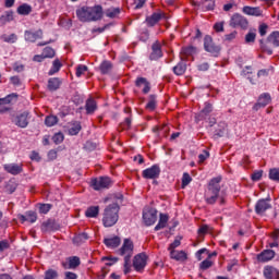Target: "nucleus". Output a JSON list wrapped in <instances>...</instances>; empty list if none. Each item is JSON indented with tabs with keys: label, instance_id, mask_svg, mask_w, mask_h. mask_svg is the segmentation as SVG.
<instances>
[{
	"label": "nucleus",
	"instance_id": "obj_15",
	"mask_svg": "<svg viewBox=\"0 0 279 279\" xmlns=\"http://www.w3.org/2000/svg\"><path fill=\"white\" fill-rule=\"evenodd\" d=\"M4 170L7 171V173H11V175H19V173H23V165H17V163L4 165Z\"/></svg>",
	"mask_w": 279,
	"mask_h": 279
},
{
	"label": "nucleus",
	"instance_id": "obj_38",
	"mask_svg": "<svg viewBox=\"0 0 279 279\" xmlns=\"http://www.w3.org/2000/svg\"><path fill=\"white\" fill-rule=\"evenodd\" d=\"M268 178L272 180V182H279V168H271Z\"/></svg>",
	"mask_w": 279,
	"mask_h": 279
},
{
	"label": "nucleus",
	"instance_id": "obj_52",
	"mask_svg": "<svg viewBox=\"0 0 279 279\" xmlns=\"http://www.w3.org/2000/svg\"><path fill=\"white\" fill-rule=\"evenodd\" d=\"M53 143H56V145H60V143H62L64 141V134L62 133H56L52 137Z\"/></svg>",
	"mask_w": 279,
	"mask_h": 279
},
{
	"label": "nucleus",
	"instance_id": "obj_42",
	"mask_svg": "<svg viewBox=\"0 0 279 279\" xmlns=\"http://www.w3.org/2000/svg\"><path fill=\"white\" fill-rule=\"evenodd\" d=\"M12 99H16V95L12 94L4 98H0V106H8L12 104Z\"/></svg>",
	"mask_w": 279,
	"mask_h": 279
},
{
	"label": "nucleus",
	"instance_id": "obj_8",
	"mask_svg": "<svg viewBox=\"0 0 279 279\" xmlns=\"http://www.w3.org/2000/svg\"><path fill=\"white\" fill-rule=\"evenodd\" d=\"M230 27H240L241 29H247V25L250 23L247 22V19L239 13H235L231 16Z\"/></svg>",
	"mask_w": 279,
	"mask_h": 279
},
{
	"label": "nucleus",
	"instance_id": "obj_25",
	"mask_svg": "<svg viewBox=\"0 0 279 279\" xmlns=\"http://www.w3.org/2000/svg\"><path fill=\"white\" fill-rule=\"evenodd\" d=\"M151 49L153 51L150 53V60H158V58H162V50L160 48V44L155 43Z\"/></svg>",
	"mask_w": 279,
	"mask_h": 279
},
{
	"label": "nucleus",
	"instance_id": "obj_21",
	"mask_svg": "<svg viewBox=\"0 0 279 279\" xmlns=\"http://www.w3.org/2000/svg\"><path fill=\"white\" fill-rule=\"evenodd\" d=\"M53 230H58L56 220L48 219L41 223V232H53Z\"/></svg>",
	"mask_w": 279,
	"mask_h": 279
},
{
	"label": "nucleus",
	"instance_id": "obj_53",
	"mask_svg": "<svg viewBox=\"0 0 279 279\" xmlns=\"http://www.w3.org/2000/svg\"><path fill=\"white\" fill-rule=\"evenodd\" d=\"M213 228L208 225H203L199 229H198V234H208V232H211Z\"/></svg>",
	"mask_w": 279,
	"mask_h": 279
},
{
	"label": "nucleus",
	"instance_id": "obj_43",
	"mask_svg": "<svg viewBox=\"0 0 279 279\" xmlns=\"http://www.w3.org/2000/svg\"><path fill=\"white\" fill-rule=\"evenodd\" d=\"M43 56L44 58H53L56 56V50H53V48L51 47H46L44 50H43Z\"/></svg>",
	"mask_w": 279,
	"mask_h": 279
},
{
	"label": "nucleus",
	"instance_id": "obj_58",
	"mask_svg": "<svg viewBox=\"0 0 279 279\" xmlns=\"http://www.w3.org/2000/svg\"><path fill=\"white\" fill-rule=\"evenodd\" d=\"M102 260H107L106 265L111 267V265H114L119 260L117 257H104Z\"/></svg>",
	"mask_w": 279,
	"mask_h": 279
},
{
	"label": "nucleus",
	"instance_id": "obj_62",
	"mask_svg": "<svg viewBox=\"0 0 279 279\" xmlns=\"http://www.w3.org/2000/svg\"><path fill=\"white\" fill-rule=\"evenodd\" d=\"M208 156H210V154H208V151L204 150L199 156V162H204V160H206L208 158Z\"/></svg>",
	"mask_w": 279,
	"mask_h": 279
},
{
	"label": "nucleus",
	"instance_id": "obj_24",
	"mask_svg": "<svg viewBox=\"0 0 279 279\" xmlns=\"http://www.w3.org/2000/svg\"><path fill=\"white\" fill-rule=\"evenodd\" d=\"M85 110L88 114H94L97 110V101L95 98H88L85 104Z\"/></svg>",
	"mask_w": 279,
	"mask_h": 279
},
{
	"label": "nucleus",
	"instance_id": "obj_59",
	"mask_svg": "<svg viewBox=\"0 0 279 279\" xmlns=\"http://www.w3.org/2000/svg\"><path fill=\"white\" fill-rule=\"evenodd\" d=\"M10 248V243L5 240L0 242V252H4V250H9Z\"/></svg>",
	"mask_w": 279,
	"mask_h": 279
},
{
	"label": "nucleus",
	"instance_id": "obj_61",
	"mask_svg": "<svg viewBox=\"0 0 279 279\" xmlns=\"http://www.w3.org/2000/svg\"><path fill=\"white\" fill-rule=\"evenodd\" d=\"M267 29H268L267 24L259 25V34H260V36H266Z\"/></svg>",
	"mask_w": 279,
	"mask_h": 279
},
{
	"label": "nucleus",
	"instance_id": "obj_36",
	"mask_svg": "<svg viewBox=\"0 0 279 279\" xmlns=\"http://www.w3.org/2000/svg\"><path fill=\"white\" fill-rule=\"evenodd\" d=\"M110 71H112V63L110 61H104L100 64V73H102V75L108 74Z\"/></svg>",
	"mask_w": 279,
	"mask_h": 279
},
{
	"label": "nucleus",
	"instance_id": "obj_50",
	"mask_svg": "<svg viewBox=\"0 0 279 279\" xmlns=\"http://www.w3.org/2000/svg\"><path fill=\"white\" fill-rule=\"evenodd\" d=\"M121 130H130L132 128V118H125L124 122L120 124Z\"/></svg>",
	"mask_w": 279,
	"mask_h": 279
},
{
	"label": "nucleus",
	"instance_id": "obj_46",
	"mask_svg": "<svg viewBox=\"0 0 279 279\" xmlns=\"http://www.w3.org/2000/svg\"><path fill=\"white\" fill-rule=\"evenodd\" d=\"M37 219H38V216L36 215V213L34 211L26 213V221H28L29 223H36Z\"/></svg>",
	"mask_w": 279,
	"mask_h": 279
},
{
	"label": "nucleus",
	"instance_id": "obj_3",
	"mask_svg": "<svg viewBox=\"0 0 279 279\" xmlns=\"http://www.w3.org/2000/svg\"><path fill=\"white\" fill-rule=\"evenodd\" d=\"M119 256L124 258V274L128 276L132 271V256H134V242L130 239H125L121 248L118 251Z\"/></svg>",
	"mask_w": 279,
	"mask_h": 279
},
{
	"label": "nucleus",
	"instance_id": "obj_2",
	"mask_svg": "<svg viewBox=\"0 0 279 279\" xmlns=\"http://www.w3.org/2000/svg\"><path fill=\"white\" fill-rule=\"evenodd\" d=\"M221 177H216L210 180L207 190L205 191V202L213 206L217 204V199H219L220 206L226 204V197L220 196L219 193L221 191Z\"/></svg>",
	"mask_w": 279,
	"mask_h": 279
},
{
	"label": "nucleus",
	"instance_id": "obj_6",
	"mask_svg": "<svg viewBox=\"0 0 279 279\" xmlns=\"http://www.w3.org/2000/svg\"><path fill=\"white\" fill-rule=\"evenodd\" d=\"M110 186H112V180L109 177H100L92 180V187L94 191L110 189Z\"/></svg>",
	"mask_w": 279,
	"mask_h": 279
},
{
	"label": "nucleus",
	"instance_id": "obj_30",
	"mask_svg": "<svg viewBox=\"0 0 279 279\" xmlns=\"http://www.w3.org/2000/svg\"><path fill=\"white\" fill-rule=\"evenodd\" d=\"M62 84V82L60 81V78L58 77H52L48 81V88L50 90H58V88H60V85Z\"/></svg>",
	"mask_w": 279,
	"mask_h": 279
},
{
	"label": "nucleus",
	"instance_id": "obj_32",
	"mask_svg": "<svg viewBox=\"0 0 279 279\" xmlns=\"http://www.w3.org/2000/svg\"><path fill=\"white\" fill-rule=\"evenodd\" d=\"M85 216L89 218H95L99 216V206H90L85 211Z\"/></svg>",
	"mask_w": 279,
	"mask_h": 279
},
{
	"label": "nucleus",
	"instance_id": "obj_4",
	"mask_svg": "<svg viewBox=\"0 0 279 279\" xmlns=\"http://www.w3.org/2000/svg\"><path fill=\"white\" fill-rule=\"evenodd\" d=\"M119 204L113 203L105 208L102 223L105 228H112L119 221Z\"/></svg>",
	"mask_w": 279,
	"mask_h": 279
},
{
	"label": "nucleus",
	"instance_id": "obj_10",
	"mask_svg": "<svg viewBox=\"0 0 279 279\" xmlns=\"http://www.w3.org/2000/svg\"><path fill=\"white\" fill-rule=\"evenodd\" d=\"M133 267L135 271H143L147 267V254L140 253L133 258Z\"/></svg>",
	"mask_w": 279,
	"mask_h": 279
},
{
	"label": "nucleus",
	"instance_id": "obj_47",
	"mask_svg": "<svg viewBox=\"0 0 279 279\" xmlns=\"http://www.w3.org/2000/svg\"><path fill=\"white\" fill-rule=\"evenodd\" d=\"M88 71V66L80 64L76 68V77H82Z\"/></svg>",
	"mask_w": 279,
	"mask_h": 279
},
{
	"label": "nucleus",
	"instance_id": "obj_18",
	"mask_svg": "<svg viewBox=\"0 0 279 279\" xmlns=\"http://www.w3.org/2000/svg\"><path fill=\"white\" fill-rule=\"evenodd\" d=\"M269 104H271V96L267 93L262 94L255 105V110H258V108H265V106H269Z\"/></svg>",
	"mask_w": 279,
	"mask_h": 279
},
{
	"label": "nucleus",
	"instance_id": "obj_23",
	"mask_svg": "<svg viewBox=\"0 0 279 279\" xmlns=\"http://www.w3.org/2000/svg\"><path fill=\"white\" fill-rule=\"evenodd\" d=\"M105 245H107V247H111L112 250H114V247H119V245H121V238L119 236H113V238H108L104 240Z\"/></svg>",
	"mask_w": 279,
	"mask_h": 279
},
{
	"label": "nucleus",
	"instance_id": "obj_34",
	"mask_svg": "<svg viewBox=\"0 0 279 279\" xmlns=\"http://www.w3.org/2000/svg\"><path fill=\"white\" fill-rule=\"evenodd\" d=\"M210 112H213V105L209 102H206L205 107L203 108V110L199 113V120L206 119V116L210 114Z\"/></svg>",
	"mask_w": 279,
	"mask_h": 279
},
{
	"label": "nucleus",
	"instance_id": "obj_31",
	"mask_svg": "<svg viewBox=\"0 0 279 279\" xmlns=\"http://www.w3.org/2000/svg\"><path fill=\"white\" fill-rule=\"evenodd\" d=\"M81 131H82V124H80V122H74L69 128V134L71 136H76V134H80Z\"/></svg>",
	"mask_w": 279,
	"mask_h": 279
},
{
	"label": "nucleus",
	"instance_id": "obj_20",
	"mask_svg": "<svg viewBox=\"0 0 279 279\" xmlns=\"http://www.w3.org/2000/svg\"><path fill=\"white\" fill-rule=\"evenodd\" d=\"M170 258H172V260L184 263V260H186L187 258V255H186V252L184 251L174 250V251H170Z\"/></svg>",
	"mask_w": 279,
	"mask_h": 279
},
{
	"label": "nucleus",
	"instance_id": "obj_19",
	"mask_svg": "<svg viewBox=\"0 0 279 279\" xmlns=\"http://www.w3.org/2000/svg\"><path fill=\"white\" fill-rule=\"evenodd\" d=\"M242 12L248 16H263V10L258 7H243Z\"/></svg>",
	"mask_w": 279,
	"mask_h": 279
},
{
	"label": "nucleus",
	"instance_id": "obj_39",
	"mask_svg": "<svg viewBox=\"0 0 279 279\" xmlns=\"http://www.w3.org/2000/svg\"><path fill=\"white\" fill-rule=\"evenodd\" d=\"M45 123H46L47 128H53V125H56V123H58V117L48 116V117H46Z\"/></svg>",
	"mask_w": 279,
	"mask_h": 279
},
{
	"label": "nucleus",
	"instance_id": "obj_33",
	"mask_svg": "<svg viewBox=\"0 0 279 279\" xmlns=\"http://www.w3.org/2000/svg\"><path fill=\"white\" fill-rule=\"evenodd\" d=\"M268 43H270V45H274L275 47H279V32H272L269 36H268Z\"/></svg>",
	"mask_w": 279,
	"mask_h": 279
},
{
	"label": "nucleus",
	"instance_id": "obj_12",
	"mask_svg": "<svg viewBox=\"0 0 279 279\" xmlns=\"http://www.w3.org/2000/svg\"><path fill=\"white\" fill-rule=\"evenodd\" d=\"M270 208L271 203H269V199H259L255 205V213L257 215H265Z\"/></svg>",
	"mask_w": 279,
	"mask_h": 279
},
{
	"label": "nucleus",
	"instance_id": "obj_54",
	"mask_svg": "<svg viewBox=\"0 0 279 279\" xmlns=\"http://www.w3.org/2000/svg\"><path fill=\"white\" fill-rule=\"evenodd\" d=\"M253 182H258L263 178V170H257L251 175Z\"/></svg>",
	"mask_w": 279,
	"mask_h": 279
},
{
	"label": "nucleus",
	"instance_id": "obj_5",
	"mask_svg": "<svg viewBox=\"0 0 279 279\" xmlns=\"http://www.w3.org/2000/svg\"><path fill=\"white\" fill-rule=\"evenodd\" d=\"M29 111H23L22 113L13 114L11 117L12 123L16 125L17 128L25 129L27 125H29Z\"/></svg>",
	"mask_w": 279,
	"mask_h": 279
},
{
	"label": "nucleus",
	"instance_id": "obj_63",
	"mask_svg": "<svg viewBox=\"0 0 279 279\" xmlns=\"http://www.w3.org/2000/svg\"><path fill=\"white\" fill-rule=\"evenodd\" d=\"M216 32H223V22H218L214 25Z\"/></svg>",
	"mask_w": 279,
	"mask_h": 279
},
{
	"label": "nucleus",
	"instance_id": "obj_17",
	"mask_svg": "<svg viewBox=\"0 0 279 279\" xmlns=\"http://www.w3.org/2000/svg\"><path fill=\"white\" fill-rule=\"evenodd\" d=\"M276 256V252L271 250H266L257 255L258 263H268V260H271Z\"/></svg>",
	"mask_w": 279,
	"mask_h": 279
},
{
	"label": "nucleus",
	"instance_id": "obj_57",
	"mask_svg": "<svg viewBox=\"0 0 279 279\" xmlns=\"http://www.w3.org/2000/svg\"><path fill=\"white\" fill-rule=\"evenodd\" d=\"M13 71H15V73H23V71H25V65L16 62L13 64Z\"/></svg>",
	"mask_w": 279,
	"mask_h": 279
},
{
	"label": "nucleus",
	"instance_id": "obj_44",
	"mask_svg": "<svg viewBox=\"0 0 279 279\" xmlns=\"http://www.w3.org/2000/svg\"><path fill=\"white\" fill-rule=\"evenodd\" d=\"M153 132L155 134H158L160 132H162V134H167V132H169V128L167 126V124L157 125L153 128Z\"/></svg>",
	"mask_w": 279,
	"mask_h": 279
},
{
	"label": "nucleus",
	"instance_id": "obj_64",
	"mask_svg": "<svg viewBox=\"0 0 279 279\" xmlns=\"http://www.w3.org/2000/svg\"><path fill=\"white\" fill-rule=\"evenodd\" d=\"M65 279H77V275L71 271L65 272Z\"/></svg>",
	"mask_w": 279,
	"mask_h": 279
},
{
	"label": "nucleus",
	"instance_id": "obj_60",
	"mask_svg": "<svg viewBox=\"0 0 279 279\" xmlns=\"http://www.w3.org/2000/svg\"><path fill=\"white\" fill-rule=\"evenodd\" d=\"M236 31H233L232 33H230V34H227L226 36H225V40H228L229 43H230V40H234V38H236Z\"/></svg>",
	"mask_w": 279,
	"mask_h": 279
},
{
	"label": "nucleus",
	"instance_id": "obj_51",
	"mask_svg": "<svg viewBox=\"0 0 279 279\" xmlns=\"http://www.w3.org/2000/svg\"><path fill=\"white\" fill-rule=\"evenodd\" d=\"M58 278V271L53 269H49L45 272V279H57Z\"/></svg>",
	"mask_w": 279,
	"mask_h": 279
},
{
	"label": "nucleus",
	"instance_id": "obj_13",
	"mask_svg": "<svg viewBox=\"0 0 279 279\" xmlns=\"http://www.w3.org/2000/svg\"><path fill=\"white\" fill-rule=\"evenodd\" d=\"M24 38L27 43H36V40H40L43 38V29L25 31Z\"/></svg>",
	"mask_w": 279,
	"mask_h": 279
},
{
	"label": "nucleus",
	"instance_id": "obj_35",
	"mask_svg": "<svg viewBox=\"0 0 279 279\" xmlns=\"http://www.w3.org/2000/svg\"><path fill=\"white\" fill-rule=\"evenodd\" d=\"M32 12V5L24 3L17 8V13L27 16Z\"/></svg>",
	"mask_w": 279,
	"mask_h": 279
},
{
	"label": "nucleus",
	"instance_id": "obj_22",
	"mask_svg": "<svg viewBox=\"0 0 279 279\" xmlns=\"http://www.w3.org/2000/svg\"><path fill=\"white\" fill-rule=\"evenodd\" d=\"M80 257L73 256L68 259V263H63L64 269H76L80 267Z\"/></svg>",
	"mask_w": 279,
	"mask_h": 279
},
{
	"label": "nucleus",
	"instance_id": "obj_14",
	"mask_svg": "<svg viewBox=\"0 0 279 279\" xmlns=\"http://www.w3.org/2000/svg\"><path fill=\"white\" fill-rule=\"evenodd\" d=\"M135 85L137 88H142V93L144 95H147L151 90V85L147 82V78L145 77H137L135 81Z\"/></svg>",
	"mask_w": 279,
	"mask_h": 279
},
{
	"label": "nucleus",
	"instance_id": "obj_29",
	"mask_svg": "<svg viewBox=\"0 0 279 279\" xmlns=\"http://www.w3.org/2000/svg\"><path fill=\"white\" fill-rule=\"evenodd\" d=\"M106 16L108 19H118L119 15L121 14V9L119 8H110L105 11Z\"/></svg>",
	"mask_w": 279,
	"mask_h": 279
},
{
	"label": "nucleus",
	"instance_id": "obj_16",
	"mask_svg": "<svg viewBox=\"0 0 279 279\" xmlns=\"http://www.w3.org/2000/svg\"><path fill=\"white\" fill-rule=\"evenodd\" d=\"M264 277L266 279H279V271L274 266H265Z\"/></svg>",
	"mask_w": 279,
	"mask_h": 279
},
{
	"label": "nucleus",
	"instance_id": "obj_40",
	"mask_svg": "<svg viewBox=\"0 0 279 279\" xmlns=\"http://www.w3.org/2000/svg\"><path fill=\"white\" fill-rule=\"evenodd\" d=\"M146 110H150L151 112H153V110H156V96L155 95L149 96V101L146 105Z\"/></svg>",
	"mask_w": 279,
	"mask_h": 279
},
{
	"label": "nucleus",
	"instance_id": "obj_11",
	"mask_svg": "<svg viewBox=\"0 0 279 279\" xmlns=\"http://www.w3.org/2000/svg\"><path fill=\"white\" fill-rule=\"evenodd\" d=\"M143 178L146 180H156L160 175V167L151 166L142 172Z\"/></svg>",
	"mask_w": 279,
	"mask_h": 279
},
{
	"label": "nucleus",
	"instance_id": "obj_9",
	"mask_svg": "<svg viewBox=\"0 0 279 279\" xmlns=\"http://www.w3.org/2000/svg\"><path fill=\"white\" fill-rule=\"evenodd\" d=\"M158 219V211L154 208L145 209L143 213V220L145 226H154Z\"/></svg>",
	"mask_w": 279,
	"mask_h": 279
},
{
	"label": "nucleus",
	"instance_id": "obj_41",
	"mask_svg": "<svg viewBox=\"0 0 279 279\" xmlns=\"http://www.w3.org/2000/svg\"><path fill=\"white\" fill-rule=\"evenodd\" d=\"M256 40V31H251L245 35V43L247 45L255 43Z\"/></svg>",
	"mask_w": 279,
	"mask_h": 279
},
{
	"label": "nucleus",
	"instance_id": "obj_26",
	"mask_svg": "<svg viewBox=\"0 0 279 279\" xmlns=\"http://www.w3.org/2000/svg\"><path fill=\"white\" fill-rule=\"evenodd\" d=\"M160 19H162V13H153L150 16L146 17V23L148 27H154Z\"/></svg>",
	"mask_w": 279,
	"mask_h": 279
},
{
	"label": "nucleus",
	"instance_id": "obj_56",
	"mask_svg": "<svg viewBox=\"0 0 279 279\" xmlns=\"http://www.w3.org/2000/svg\"><path fill=\"white\" fill-rule=\"evenodd\" d=\"M181 240L180 239H175L168 247L169 252H173L175 251V247H180L181 245Z\"/></svg>",
	"mask_w": 279,
	"mask_h": 279
},
{
	"label": "nucleus",
	"instance_id": "obj_49",
	"mask_svg": "<svg viewBox=\"0 0 279 279\" xmlns=\"http://www.w3.org/2000/svg\"><path fill=\"white\" fill-rule=\"evenodd\" d=\"M210 267H213V260H210L209 258L203 260L199 266V268L204 271H206V269H210Z\"/></svg>",
	"mask_w": 279,
	"mask_h": 279
},
{
	"label": "nucleus",
	"instance_id": "obj_7",
	"mask_svg": "<svg viewBox=\"0 0 279 279\" xmlns=\"http://www.w3.org/2000/svg\"><path fill=\"white\" fill-rule=\"evenodd\" d=\"M204 49L208 53H211V56H215V58H217L221 51V47L217 46L209 35H206L204 38Z\"/></svg>",
	"mask_w": 279,
	"mask_h": 279
},
{
	"label": "nucleus",
	"instance_id": "obj_55",
	"mask_svg": "<svg viewBox=\"0 0 279 279\" xmlns=\"http://www.w3.org/2000/svg\"><path fill=\"white\" fill-rule=\"evenodd\" d=\"M51 210V206L49 204H41L39 206V213H41V215H47V213H49Z\"/></svg>",
	"mask_w": 279,
	"mask_h": 279
},
{
	"label": "nucleus",
	"instance_id": "obj_45",
	"mask_svg": "<svg viewBox=\"0 0 279 279\" xmlns=\"http://www.w3.org/2000/svg\"><path fill=\"white\" fill-rule=\"evenodd\" d=\"M192 181H193V178H191V174H189L187 172L183 173L182 189H185V186H189V184H191Z\"/></svg>",
	"mask_w": 279,
	"mask_h": 279
},
{
	"label": "nucleus",
	"instance_id": "obj_37",
	"mask_svg": "<svg viewBox=\"0 0 279 279\" xmlns=\"http://www.w3.org/2000/svg\"><path fill=\"white\" fill-rule=\"evenodd\" d=\"M60 69H62V63L60 62V60L56 59L52 62V68L50 69L48 75H54V73H58V71H60Z\"/></svg>",
	"mask_w": 279,
	"mask_h": 279
},
{
	"label": "nucleus",
	"instance_id": "obj_27",
	"mask_svg": "<svg viewBox=\"0 0 279 279\" xmlns=\"http://www.w3.org/2000/svg\"><path fill=\"white\" fill-rule=\"evenodd\" d=\"M168 221H169V216L166 214H160L159 222L155 227V231L158 232V230H162L163 228H167Z\"/></svg>",
	"mask_w": 279,
	"mask_h": 279
},
{
	"label": "nucleus",
	"instance_id": "obj_48",
	"mask_svg": "<svg viewBox=\"0 0 279 279\" xmlns=\"http://www.w3.org/2000/svg\"><path fill=\"white\" fill-rule=\"evenodd\" d=\"M2 40H4V43H15L16 40H19V37L16 36V34L4 35L2 36Z\"/></svg>",
	"mask_w": 279,
	"mask_h": 279
},
{
	"label": "nucleus",
	"instance_id": "obj_28",
	"mask_svg": "<svg viewBox=\"0 0 279 279\" xmlns=\"http://www.w3.org/2000/svg\"><path fill=\"white\" fill-rule=\"evenodd\" d=\"M173 73L174 75H184V73H186V63L184 61L179 62L173 68Z\"/></svg>",
	"mask_w": 279,
	"mask_h": 279
},
{
	"label": "nucleus",
	"instance_id": "obj_1",
	"mask_svg": "<svg viewBox=\"0 0 279 279\" xmlns=\"http://www.w3.org/2000/svg\"><path fill=\"white\" fill-rule=\"evenodd\" d=\"M76 16L81 23H95L104 19V7H82L76 10Z\"/></svg>",
	"mask_w": 279,
	"mask_h": 279
}]
</instances>
